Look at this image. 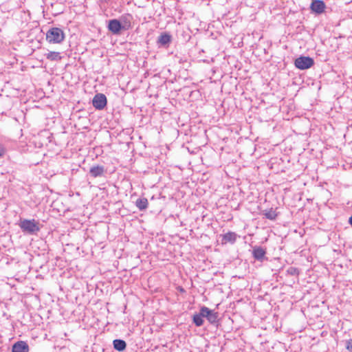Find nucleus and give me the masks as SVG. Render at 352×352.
<instances>
[{"instance_id":"19","label":"nucleus","mask_w":352,"mask_h":352,"mask_svg":"<svg viewBox=\"0 0 352 352\" xmlns=\"http://www.w3.org/2000/svg\"><path fill=\"white\" fill-rule=\"evenodd\" d=\"M299 273L298 270L294 267H289L287 270V274L291 276H296Z\"/></svg>"},{"instance_id":"9","label":"nucleus","mask_w":352,"mask_h":352,"mask_svg":"<svg viewBox=\"0 0 352 352\" xmlns=\"http://www.w3.org/2000/svg\"><path fill=\"white\" fill-rule=\"evenodd\" d=\"M106 173V169L103 166L101 165H94L92 166L89 169V175L92 177H99L104 175Z\"/></svg>"},{"instance_id":"2","label":"nucleus","mask_w":352,"mask_h":352,"mask_svg":"<svg viewBox=\"0 0 352 352\" xmlns=\"http://www.w3.org/2000/svg\"><path fill=\"white\" fill-rule=\"evenodd\" d=\"M65 39V34L59 28H50L46 32V41L50 43H60Z\"/></svg>"},{"instance_id":"3","label":"nucleus","mask_w":352,"mask_h":352,"mask_svg":"<svg viewBox=\"0 0 352 352\" xmlns=\"http://www.w3.org/2000/svg\"><path fill=\"white\" fill-rule=\"evenodd\" d=\"M314 65V60L309 56H300L294 60L295 67L300 70L311 68Z\"/></svg>"},{"instance_id":"8","label":"nucleus","mask_w":352,"mask_h":352,"mask_svg":"<svg viewBox=\"0 0 352 352\" xmlns=\"http://www.w3.org/2000/svg\"><path fill=\"white\" fill-rule=\"evenodd\" d=\"M266 250L261 246L255 245L252 248V256L255 260L263 262L267 260Z\"/></svg>"},{"instance_id":"6","label":"nucleus","mask_w":352,"mask_h":352,"mask_svg":"<svg viewBox=\"0 0 352 352\" xmlns=\"http://www.w3.org/2000/svg\"><path fill=\"white\" fill-rule=\"evenodd\" d=\"M205 318L212 324H214L218 322L219 313L214 310L210 309L208 307L203 306Z\"/></svg>"},{"instance_id":"18","label":"nucleus","mask_w":352,"mask_h":352,"mask_svg":"<svg viewBox=\"0 0 352 352\" xmlns=\"http://www.w3.org/2000/svg\"><path fill=\"white\" fill-rule=\"evenodd\" d=\"M45 56L51 61L60 60L62 58L60 53L57 52H49L45 54Z\"/></svg>"},{"instance_id":"11","label":"nucleus","mask_w":352,"mask_h":352,"mask_svg":"<svg viewBox=\"0 0 352 352\" xmlns=\"http://www.w3.org/2000/svg\"><path fill=\"white\" fill-rule=\"evenodd\" d=\"M221 237L222 244H226L228 243L233 244L236 241L237 234L234 232H228L224 234L221 235Z\"/></svg>"},{"instance_id":"7","label":"nucleus","mask_w":352,"mask_h":352,"mask_svg":"<svg viewBox=\"0 0 352 352\" xmlns=\"http://www.w3.org/2000/svg\"><path fill=\"white\" fill-rule=\"evenodd\" d=\"M108 30L113 34L118 35L123 30L121 22L118 19H111L109 21Z\"/></svg>"},{"instance_id":"13","label":"nucleus","mask_w":352,"mask_h":352,"mask_svg":"<svg viewBox=\"0 0 352 352\" xmlns=\"http://www.w3.org/2000/svg\"><path fill=\"white\" fill-rule=\"evenodd\" d=\"M29 346L24 341H18L15 342L12 348V352H28Z\"/></svg>"},{"instance_id":"14","label":"nucleus","mask_w":352,"mask_h":352,"mask_svg":"<svg viewBox=\"0 0 352 352\" xmlns=\"http://www.w3.org/2000/svg\"><path fill=\"white\" fill-rule=\"evenodd\" d=\"M205 318L204 308L201 307L199 312L192 316V322L196 327H201L204 324V318Z\"/></svg>"},{"instance_id":"22","label":"nucleus","mask_w":352,"mask_h":352,"mask_svg":"<svg viewBox=\"0 0 352 352\" xmlns=\"http://www.w3.org/2000/svg\"><path fill=\"white\" fill-rule=\"evenodd\" d=\"M349 223L352 226V215L349 217Z\"/></svg>"},{"instance_id":"21","label":"nucleus","mask_w":352,"mask_h":352,"mask_svg":"<svg viewBox=\"0 0 352 352\" xmlns=\"http://www.w3.org/2000/svg\"><path fill=\"white\" fill-rule=\"evenodd\" d=\"M5 153V148L3 144H0V157H2Z\"/></svg>"},{"instance_id":"4","label":"nucleus","mask_w":352,"mask_h":352,"mask_svg":"<svg viewBox=\"0 0 352 352\" xmlns=\"http://www.w3.org/2000/svg\"><path fill=\"white\" fill-rule=\"evenodd\" d=\"M107 103V99L103 94H96L92 100V104L96 109L102 110L106 106Z\"/></svg>"},{"instance_id":"1","label":"nucleus","mask_w":352,"mask_h":352,"mask_svg":"<svg viewBox=\"0 0 352 352\" xmlns=\"http://www.w3.org/2000/svg\"><path fill=\"white\" fill-rule=\"evenodd\" d=\"M21 230L30 234H36L41 230L39 222L35 219H22L19 223Z\"/></svg>"},{"instance_id":"12","label":"nucleus","mask_w":352,"mask_h":352,"mask_svg":"<svg viewBox=\"0 0 352 352\" xmlns=\"http://www.w3.org/2000/svg\"><path fill=\"white\" fill-rule=\"evenodd\" d=\"M172 36L167 32L162 33L157 38V43L160 46L167 47L171 42Z\"/></svg>"},{"instance_id":"16","label":"nucleus","mask_w":352,"mask_h":352,"mask_svg":"<svg viewBox=\"0 0 352 352\" xmlns=\"http://www.w3.org/2000/svg\"><path fill=\"white\" fill-rule=\"evenodd\" d=\"M148 202L146 198H139L135 201L136 207L140 210H145L148 208Z\"/></svg>"},{"instance_id":"5","label":"nucleus","mask_w":352,"mask_h":352,"mask_svg":"<svg viewBox=\"0 0 352 352\" xmlns=\"http://www.w3.org/2000/svg\"><path fill=\"white\" fill-rule=\"evenodd\" d=\"M326 5L322 0H312L310 10L313 13L321 14L324 12Z\"/></svg>"},{"instance_id":"10","label":"nucleus","mask_w":352,"mask_h":352,"mask_svg":"<svg viewBox=\"0 0 352 352\" xmlns=\"http://www.w3.org/2000/svg\"><path fill=\"white\" fill-rule=\"evenodd\" d=\"M118 20L121 22V25L124 30H129L131 28L133 16L131 14H123Z\"/></svg>"},{"instance_id":"17","label":"nucleus","mask_w":352,"mask_h":352,"mask_svg":"<svg viewBox=\"0 0 352 352\" xmlns=\"http://www.w3.org/2000/svg\"><path fill=\"white\" fill-rule=\"evenodd\" d=\"M263 214L266 219L270 220H275L278 216V214L273 208L263 210Z\"/></svg>"},{"instance_id":"20","label":"nucleus","mask_w":352,"mask_h":352,"mask_svg":"<svg viewBox=\"0 0 352 352\" xmlns=\"http://www.w3.org/2000/svg\"><path fill=\"white\" fill-rule=\"evenodd\" d=\"M346 349L352 351V339H349L346 342Z\"/></svg>"},{"instance_id":"15","label":"nucleus","mask_w":352,"mask_h":352,"mask_svg":"<svg viewBox=\"0 0 352 352\" xmlns=\"http://www.w3.org/2000/svg\"><path fill=\"white\" fill-rule=\"evenodd\" d=\"M113 348L118 351H123L126 349V343L121 339H116L113 342Z\"/></svg>"}]
</instances>
